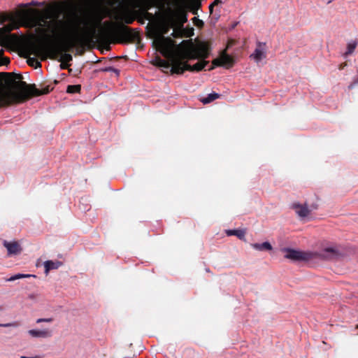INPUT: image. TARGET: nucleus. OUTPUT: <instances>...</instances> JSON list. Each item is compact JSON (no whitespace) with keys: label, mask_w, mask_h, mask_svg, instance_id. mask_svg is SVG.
<instances>
[{"label":"nucleus","mask_w":358,"mask_h":358,"mask_svg":"<svg viewBox=\"0 0 358 358\" xmlns=\"http://www.w3.org/2000/svg\"><path fill=\"white\" fill-rule=\"evenodd\" d=\"M267 50L266 46H257L250 57L255 62L259 63L266 57Z\"/></svg>","instance_id":"nucleus-10"},{"label":"nucleus","mask_w":358,"mask_h":358,"mask_svg":"<svg viewBox=\"0 0 358 358\" xmlns=\"http://www.w3.org/2000/svg\"><path fill=\"white\" fill-rule=\"evenodd\" d=\"M285 257L292 261L308 262L314 257V253L306 251L296 250L289 248L282 250Z\"/></svg>","instance_id":"nucleus-5"},{"label":"nucleus","mask_w":358,"mask_h":358,"mask_svg":"<svg viewBox=\"0 0 358 358\" xmlns=\"http://www.w3.org/2000/svg\"><path fill=\"white\" fill-rule=\"evenodd\" d=\"M220 95L217 93H211V94H209L206 97H204L201 99V102L203 103V104H207V103H209L210 102H212L213 101L217 99V98H219Z\"/></svg>","instance_id":"nucleus-17"},{"label":"nucleus","mask_w":358,"mask_h":358,"mask_svg":"<svg viewBox=\"0 0 358 358\" xmlns=\"http://www.w3.org/2000/svg\"><path fill=\"white\" fill-rule=\"evenodd\" d=\"M52 321V318H40L36 320L37 323L45 322H51Z\"/></svg>","instance_id":"nucleus-21"},{"label":"nucleus","mask_w":358,"mask_h":358,"mask_svg":"<svg viewBox=\"0 0 358 358\" xmlns=\"http://www.w3.org/2000/svg\"><path fill=\"white\" fill-rule=\"evenodd\" d=\"M99 9V7L73 8L66 15V22L55 17L48 9L22 10L16 15L1 13L0 23L6 21L9 23L0 28V45H111V24L100 29V38L103 41L101 43H24L18 36L10 33L13 29L19 28V22H21L26 27L35 28L41 35L59 36L66 31L67 27H78L92 20Z\"/></svg>","instance_id":"nucleus-1"},{"label":"nucleus","mask_w":358,"mask_h":358,"mask_svg":"<svg viewBox=\"0 0 358 358\" xmlns=\"http://www.w3.org/2000/svg\"><path fill=\"white\" fill-rule=\"evenodd\" d=\"M252 248L257 250H271L272 246L268 242L262 243H254L252 245Z\"/></svg>","instance_id":"nucleus-15"},{"label":"nucleus","mask_w":358,"mask_h":358,"mask_svg":"<svg viewBox=\"0 0 358 358\" xmlns=\"http://www.w3.org/2000/svg\"><path fill=\"white\" fill-rule=\"evenodd\" d=\"M30 276L31 275H29V274L18 273V274H16V275H14L11 276L8 279H7V281H14L15 280H18V279H20V278H29Z\"/></svg>","instance_id":"nucleus-19"},{"label":"nucleus","mask_w":358,"mask_h":358,"mask_svg":"<svg viewBox=\"0 0 358 358\" xmlns=\"http://www.w3.org/2000/svg\"><path fill=\"white\" fill-rule=\"evenodd\" d=\"M81 90L80 85H68L66 92L69 94L78 93Z\"/></svg>","instance_id":"nucleus-18"},{"label":"nucleus","mask_w":358,"mask_h":358,"mask_svg":"<svg viewBox=\"0 0 358 358\" xmlns=\"http://www.w3.org/2000/svg\"><path fill=\"white\" fill-rule=\"evenodd\" d=\"M356 46H348V51L345 53V56L346 57L348 55L351 54L354 52Z\"/></svg>","instance_id":"nucleus-24"},{"label":"nucleus","mask_w":358,"mask_h":358,"mask_svg":"<svg viewBox=\"0 0 358 358\" xmlns=\"http://www.w3.org/2000/svg\"><path fill=\"white\" fill-rule=\"evenodd\" d=\"M235 63L234 58L226 52V50L222 51L220 55L213 59V66L209 68L211 70L214 66H222L225 69L231 68Z\"/></svg>","instance_id":"nucleus-7"},{"label":"nucleus","mask_w":358,"mask_h":358,"mask_svg":"<svg viewBox=\"0 0 358 358\" xmlns=\"http://www.w3.org/2000/svg\"><path fill=\"white\" fill-rule=\"evenodd\" d=\"M113 71H115L116 73V74H118L119 73V71L118 70H116V69H113Z\"/></svg>","instance_id":"nucleus-29"},{"label":"nucleus","mask_w":358,"mask_h":358,"mask_svg":"<svg viewBox=\"0 0 358 358\" xmlns=\"http://www.w3.org/2000/svg\"><path fill=\"white\" fill-rule=\"evenodd\" d=\"M259 45H265V43H258Z\"/></svg>","instance_id":"nucleus-32"},{"label":"nucleus","mask_w":358,"mask_h":358,"mask_svg":"<svg viewBox=\"0 0 358 358\" xmlns=\"http://www.w3.org/2000/svg\"><path fill=\"white\" fill-rule=\"evenodd\" d=\"M62 265L59 261L48 260L44 262L45 273L47 275L50 270L57 269Z\"/></svg>","instance_id":"nucleus-14"},{"label":"nucleus","mask_w":358,"mask_h":358,"mask_svg":"<svg viewBox=\"0 0 358 358\" xmlns=\"http://www.w3.org/2000/svg\"><path fill=\"white\" fill-rule=\"evenodd\" d=\"M17 323H8V324H0V327H17Z\"/></svg>","instance_id":"nucleus-26"},{"label":"nucleus","mask_w":358,"mask_h":358,"mask_svg":"<svg viewBox=\"0 0 358 358\" xmlns=\"http://www.w3.org/2000/svg\"><path fill=\"white\" fill-rule=\"evenodd\" d=\"M195 20V25L197 27H201L203 25V22L199 19H197L196 17H194Z\"/></svg>","instance_id":"nucleus-25"},{"label":"nucleus","mask_w":358,"mask_h":358,"mask_svg":"<svg viewBox=\"0 0 358 358\" xmlns=\"http://www.w3.org/2000/svg\"><path fill=\"white\" fill-rule=\"evenodd\" d=\"M357 328H358V325H357Z\"/></svg>","instance_id":"nucleus-34"},{"label":"nucleus","mask_w":358,"mask_h":358,"mask_svg":"<svg viewBox=\"0 0 358 358\" xmlns=\"http://www.w3.org/2000/svg\"><path fill=\"white\" fill-rule=\"evenodd\" d=\"M348 87H349V89L352 88L353 87V85L352 84L350 85Z\"/></svg>","instance_id":"nucleus-30"},{"label":"nucleus","mask_w":358,"mask_h":358,"mask_svg":"<svg viewBox=\"0 0 358 358\" xmlns=\"http://www.w3.org/2000/svg\"><path fill=\"white\" fill-rule=\"evenodd\" d=\"M6 73L0 75V107L8 106L12 103H22L32 96H38L46 94L48 90L43 92L38 89L27 85L24 82L15 83V87L17 90H12L8 86L9 80L3 81V76Z\"/></svg>","instance_id":"nucleus-4"},{"label":"nucleus","mask_w":358,"mask_h":358,"mask_svg":"<svg viewBox=\"0 0 358 358\" xmlns=\"http://www.w3.org/2000/svg\"><path fill=\"white\" fill-rule=\"evenodd\" d=\"M41 3H38L36 1H32L29 4H22L20 5L21 7H23V8H27L29 5H31V6H38V5H40Z\"/></svg>","instance_id":"nucleus-23"},{"label":"nucleus","mask_w":358,"mask_h":358,"mask_svg":"<svg viewBox=\"0 0 358 358\" xmlns=\"http://www.w3.org/2000/svg\"><path fill=\"white\" fill-rule=\"evenodd\" d=\"M3 245L6 248L8 255L19 254L22 250L20 244L16 241L8 242L4 241Z\"/></svg>","instance_id":"nucleus-11"},{"label":"nucleus","mask_w":358,"mask_h":358,"mask_svg":"<svg viewBox=\"0 0 358 358\" xmlns=\"http://www.w3.org/2000/svg\"><path fill=\"white\" fill-rule=\"evenodd\" d=\"M292 208L294 210L295 213L302 218L306 217L310 212L306 204L302 205L299 203H294L292 204Z\"/></svg>","instance_id":"nucleus-12"},{"label":"nucleus","mask_w":358,"mask_h":358,"mask_svg":"<svg viewBox=\"0 0 358 358\" xmlns=\"http://www.w3.org/2000/svg\"><path fill=\"white\" fill-rule=\"evenodd\" d=\"M137 45H141L140 41H138Z\"/></svg>","instance_id":"nucleus-33"},{"label":"nucleus","mask_w":358,"mask_h":358,"mask_svg":"<svg viewBox=\"0 0 358 358\" xmlns=\"http://www.w3.org/2000/svg\"><path fill=\"white\" fill-rule=\"evenodd\" d=\"M226 233L228 236H236L240 239L244 238L245 234L243 230L240 229L227 230Z\"/></svg>","instance_id":"nucleus-16"},{"label":"nucleus","mask_w":358,"mask_h":358,"mask_svg":"<svg viewBox=\"0 0 358 358\" xmlns=\"http://www.w3.org/2000/svg\"><path fill=\"white\" fill-rule=\"evenodd\" d=\"M340 252L337 246L331 245L323 247L318 252L314 254L323 259H334L340 256Z\"/></svg>","instance_id":"nucleus-8"},{"label":"nucleus","mask_w":358,"mask_h":358,"mask_svg":"<svg viewBox=\"0 0 358 358\" xmlns=\"http://www.w3.org/2000/svg\"><path fill=\"white\" fill-rule=\"evenodd\" d=\"M29 334L32 337H38V338H46L51 336V331L48 329L45 330H36L31 329L29 331Z\"/></svg>","instance_id":"nucleus-13"},{"label":"nucleus","mask_w":358,"mask_h":358,"mask_svg":"<svg viewBox=\"0 0 358 358\" xmlns=\"http://www.w3.org/2000/svg\"><path fill=\"white\" fill-rule=\"evenodd\" d=\"M148 54L156 55L152 63L166 73L182 74L185 71H200L207 64L209 46H152Z\"/></svg>","instance_id":"nucleus-2"},{"label":"nucleus","mask_w":358,"mask_h":358,"mask_svg":"<svg viewBox=\"0 0 358 358\" xmlns=\"http://www.w3.org/2000/svg\"><path fill=\"white\" fill-rule=\"evenodd\" d=\"M9 62V59L8 57H3L1 52L0 51V65H6Z\"/></svg>","instance_id":"nucleus-20"},{"label":"nucleus","mask_w":358,"mask_h":358,"mask_svg":"<svg viewBox=\"0 0 358 358\" xmlns=\"http://www.w3.org/2000/svg\"><path fill=\"white\" fill-rule=\"evenodd\" d=\"M8 50H13L27 59L29 66L35 69L41 66L39 60L48 58L57 59L61 62L60 68L66 69L71 66L72 56L69 53L72 46H3Z\"/></svg>","instance_id":"nucleus-3"},{"label":"nucleus","mask_w":358,"mask_h":358,"mask_svg":"<svg viewBox=\"0 0 358 358\" xmlns=\"http://www.w3.org/2000/svg\"><path fill=\"white\" fill-rule=\"evenodd\" d=\"M213 7H210V6H209V9H210V12H211V13H212V11H213Z\"/></svg>","instance_id":"nucleus-31"},{"label":"nucleus","mask_w":358,"mask_h":358,"mask_svg":"<svg viewBox=\"0 0 358 358\" xmlns=\"http://www.w3.org/2000/svg\"><path fill=\"white\" fill-rule=\"evenodd\" d=\"M220 3H222V0H215L214 2L213 3L210 4V7H213L215 6H217Z\"/></svg>","instance_id":"nucleus-27"},{"label":"nucleus","mask_w":358,"mask_h":358,"mask_svg":"<svg viewBox=\"0 0 358 358\" xmlns=\"http://www.w3.org/2000/svg\"><path fill=\"white\" fill-rule=\"evenodd\" d=\"M152 45H176L174 43L170 38H166L162 34L156 33L155 39L152 42ZM178 45H194L192 42L189 40H183ZM196 45H209L207 43H196Z\"/></svg>","instance_id":"nucleus-9"},{"label":"nucleus","mask_w":358,"mask_h":358,"mask_svg":"<svg viewBox=\"0 0 358 358\" xmlns=\"http://www.w3.org/2000/svg\"><path fill=\"white\" fill-rule=\"evenodd\" d=\"M20 358H42V356H41V355H36L34 357L21 356Z\"/></svg>","instance_id":"nucleus-28"},{"label":"nucleus","mask_w":358,"mask_h":358,"mask_svg":"<svg viewBox=\"0 0 358 358\" xmlns=\"http://www.w3.org/2000/svg\"><path fill=\"white\" fill-rule=\"evenodd\" d=\"M87 48H92V46H86ZM99 50L103 51V50H110V46H108V45H106V46H96Z\"/></svg>","instance_id":"nucleus-22"},{"label":"nucleus","mask_w":358,"mask_h":358,"mask_svg":"<svg viewBox=\"0 0 358 358\" xmlns=\"http://www.w3.org/2000/svg\"><path fill=\"white\" fill-rule=\"evenodd\" d=\"M105 3L117 13L123 15L127 13L130 8V0H104Z\"/></svg>","instance_id":"nucleus-6"}]
</instances>
